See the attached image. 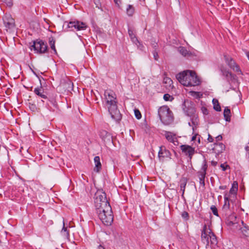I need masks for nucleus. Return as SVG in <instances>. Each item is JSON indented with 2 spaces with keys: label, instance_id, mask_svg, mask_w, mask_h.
Wrapping results in <instances>:
<instances>
[{
  "label": "nucleus",
  "instance_id": "1",
  "mask_svg": "<svg viewBox=\"0 0 249 249\" xmlns=\"http://www.w3.org/2000/svg\"><path fill=\"white\" fill-rule=\"evenodd\" d=\"M104 95L106 107L108 109L111 118L116 121L120 120L121 117L117 107L116 94L112 90H107Z\"/></svg>",
  "mask_w": 249,
  "mask_h": 249
},
{
  "label": "nucleus",
  "instance_id": "2",
  "mask_svg": "<svg viewBox=\"0 0 249 249\" xmlns=\"http://www.w3.org/2000/svg\"><path fill=\"white\" fill-rule=\"evenodd\" d=\"M178 80L184 86H196L200 84L201 81L196 73L191 70L184 71L176 76Z\"/></svg>",
  "mask_w": 249,
  "mask_h": 249
},
{
  "label": "nucleus",
  "instance_id": "3",
  "mask_svg": "<svg viewBox=\"0 0 249 249\" xmlns=\"http://www.w3.org/2000/svg\"><path fill=\"white\" fill-rule=\"evenodd\" d=\"M105 207L96 210L98 217L102 223L107 226L111 224L113 221V216L110 205H105Z\"/></svg>",
  "mask_w": 249,
  "mask_h": 249
},
{
  "label": "nucleus",
  "instance_id": "4",
  "mask_svg": "<svg viewBox=\"0 0 249 249\" xmlns=\"http://www.w3.org/2000/svg\"><path fill=\"white\" fill-rule=\"evenodd\" d=\"M202 242L206 245L214 246L217 244V240L215 235L212 231L211 229L205 224L202 228L201 234Z\"/></svg>",
  "mask_w": 249,
  "mask_h": 249
},
{
  "label": "nucleus",
  "instance_id": "5",
  "mask_svg": "<svg viewBox=\"0 0 249 249\" xmlns=\"http://www.w3.org/2000/svg\"><path fill=\"white\" fill-rule=\"evenodd\" d=\"M158 114L161 121L165 124H169L173 121L172 112L167 106H162L159 108Z\"/></svg>",
  "mask_w": 249,
  "mask_h": 249
},
{
  "label": "nucleus",
  "instance_id": "6",
  "mask_svg": "<svg viewBox=\"0 0 249 249\" xmlns=\"http://www.w3.org/2000/svg\"><path fill=\"white\" fill-rule=\"evenodd\" d=\"M70 29L71 31L84 30L87 28V25L85 23L79 21H71L70 22H65L63 25V27Z\"/></svg>",
  "mask_w": 249,
  "mask_h": 249
},
{
  "label": "nucleus",
  "instance_id": "7",
  "mask_svg": "<svg viewBox=\"0 0 249 249\" xmlns=\"http://www.w3.org/2000/svg\"><path fill=\"white\" fill-rule=\"evenodd\" d=\"M224 204L223 206V211L226 215L230 214L233 210V203L235 199L229 197L228 195H224Z\"/></svg>",
  "mask_w": 249,
  "mask_h": 249
},
{
  "label": "nucleus",
  "instance_id": "8",
  "mask_svg": "<svg viewBox=\"0 0 249 249\" xmlns=\"http://www.w3.org/2000/svg\"><path fill=\"white\" fill-rule=\"evenodd\" d=\"M225 60L228 66L238 74H242V72L239 66L235 62L234 60L228 54L224 55Z\"/></svg>",
  "mask_w": 249,
  "mask_h": 249
},
{
  "label": "nucleus",
  "instance_id": "9",
  "mask_svg": "<svg viewBox=\"0 0 249 249\" xmlns=\"http://www.w3.org/2000/svg\"><path fill=\"white\" fill-rule=\"evenodd\" d=\"M3 21L7 32L11 31L15 28V20L11 15L6 14L3 18Z\"/></svg>",
  "mask_w": 249,
  "mask_h": 249
},
{
  "label": "nucleus",
  "instance_id": "10",
  "mask_svg": "<svg viewBox=\"0 0 249 249\" xmlns=\"http://www.w3.org/2000/svg\"><path fill=\"white\" fill-rule=\"evenodd\" d=\"M164 135L168 142L174 143L175 145L178 144L176 135L174 133L169 131H165Z\"/></svg>",
  "mask_w": 249,
  "mask_h": 249
},
{
  "label": "nucleus",
  "instance_id": "11",
  "mask_svg": "<svg viewBox=\"0 0 249 249\" xmlns=\"http://www.w3.org/2000/svg\"><path fill=\"white\" fill-rule=\"evenodd\" d=\"M242 225H240V229L238 231V234L242 238L249 237V228L243 221L241 222Z\"/></svg>",
  "mask_w": 249,
  "mask_h": 249
},
{
  "label": "nucleus",
  "instance_id": "12",
  "mask_svg": "<svg viewBox=\"0 0 249 249\" xmlns=\"http://www.w3.org/2000/svg\"><path fill=\"white\" fill-rule=\"evenodd\" d=\"M238 190V184L236 181L233 182L232 184V187L231 188L230 192H225L224 195H228L229 197L233 198L235 199L236 197L237 192Z\"/></svg>",
  "mask_w": 249,
  "mask_h": 249
},
{
  "label": "nucleus",
  "instance_id": "13",
  "mask_svg": "<svg viewBox=\"0 0 249 249\" xmlns=\"http://www.w3.org/2000/svg\"><path fill=\"white\" fill-rule=\"evenodd\" d=\"M181 150L186 155H188L190 159L195 153V148L188 145H182L180 146Z\"/></svg>",
  "mask_w": 249,
  "mask_h": 249
},
{
  "label": "nucleus",
  "instance_id": "14",
  "mask_svg": "<svg viewBox=\"0 0 249 249\" xmlns=\"http://www.w3.org/2000/svg\"><path fill=\"white\" fill-rule=\"evenodd\" d=\"M94 203L96 210L99 209H101V208L105 207V206H104V205H110L109 203L108 202L107 199H106V200H103L99 199V198H95Z\"/></svg>",
  "mask_w": 249,
  "mask_h": 249
},
{
  "label": "nucleus",
  "instance_id": "15",
  "mask_svg": "<svg viewBox=\"0 0 249 249\" xmlns=\"http://www.w3.org/2000/svg\"><path fill=\"white\" fill-rule=\"evenodd\" d=\"M50 48H30L31 51L37 54L48 53Z\"/></svg>",
  "mask_w": 249,
  "mask_h": 249
},
{
  "label": "nucleus",
  "instance_id": "16",
  "mask_svg": "<svg viewBox=\"0 0 249 249\" xmlns=\"http://www.w3.org/2000/svg\"><path fill=\"white\" fill-rule=\"evenodd\" d=\"M34 93L43 99H47L46 93L42 87L36 88L34 91Z\"/></svg>",
  "mask_w": 249,
  "mask_h": 249
},
{
  "label": "nucleus",
  "instance_id": "17",
  "mask_svg": "<svg viewBox=\"0 0 249 249\" xmlns=\"http://www.w3.org/2000/svg\"><path fill=\"white\" fill-rule=\"evenodd\" d=\"M128 33L129 36L131 40V41L137 46H138L137 43H139V41L137 39V38L136 36L135 32H134L133 29L131 28H128Z\"/></svg>",
  "mask_w": 249,
  "mask_h": 249
},
{
  "label": "nucleus",
  "instance_id": "18",
  "mask_svg": "<svg viewBox=\"0 0 249 249\" xmlns=\"http://www.w3.org/2000/svg\"><path fill=\"white\" fill-rule=\"evenodd\" d=\"M94 161L95 163V167L94 170L96 172H99L102 168L100 157L99 156H95L94 158Z\"/></svg>",
  "mask_w": 249,
  "mask_h": 249
},
{
  "label": "nucleus",
  "instance_id": "19",
  "mask_svg": "<svg viewBox=\"0 0 249 249\" xmlns=\"http://www.w3.org/2000/svg\"><path fill=\"white\" fill-rule=\"evenodd\" d=\"M225 146L222 143H217L215 144L213 150L217 154L221 153L225 150Z\"/></svg>",
  "mask_w": 249,
  "mask_h": 249
},
{
  "label": "nucleus",
  "instance_id": "20",
  "mask_svg": "<svg viewBox=\"0 0 249 249\" xmlns=\"http://www.w3.org/2000/svg\"><path fill=\"white\" fill-rule=\"evenodd\" d=\"M178 51L184 56L189 57L192 55V53L187 49V48H178Z\"/></svg>",
  "mask_w": 249,
  "mask_h": 249
},
{
  "label": "nucleus",
  "instance_id": "21",
  "mask_svg": "<svg viewBox=\"0 0 249 249\" xmlns=\"http://www.w3.org/2000/svg\"><path fill=\"white\" fill-rule=\"evenodd\" d=\"M95 198H99V199L106 200L107 199L106 194L102 191H98L95 194Z\"/></svg>",
  "mask_w": 249,
  "mask_h": 249
},
{
  "label": "nucleus",
  "instance_id": "22",
  "mask_svg": "<svg viewBox=\"0 0 249 249\" xmlns=\"http://www.w3.org/2000/svg\"><path fill=\"white\" fill-rule=\"evenodd\" d=\"M135 12V9L134 7L130 4H128L127 5L126 8V12L127 15L129 17H131L133 15Z\"/></svg>",
  "mask_w": 249,
  "mask_h": 249
},
{
  "label": "nucleus",
  "instance_id": "23",
  "mask_svg": "<svg viewBox=\"0 0 249 249\" xmlns=\"http://www.w3.org/2000/svg\"><path fill=\"white\" fill-rule=\"evenodd\" d=\"M187 182V179L185 178H182L180 180V191L182 192V195L184 194Z\"/></svg>",
  "mask_w": 249,
  "mask_h": 249
},
{
  "label": "nucleus",
  "instance_id": "24",
  "mask_svg": "<svg viewBox=\"0 0 249 249\" xmlns=\"http://www.w3.org/2000/svg\"><path fill=\"white\" fill-rule=\"evenodd\" d=\"M206 173L203 172L201 171H199L198 172V176L199 179L200 184L202 185L203 186L205 185V178Z\"/></svg>",
  "mask_w": 249,
  "mask_h": 249
},
{
  "label": "nucleus",
  "instance_id": "25",
  "mask_svg": "<svg viewBox=\"0 0 249 249\" xmlns=\"http://www.w3.org/2000/svg\"><path fill=\"white\" fill-rule=\"evenodd\" d=\"M36 45H39V47H42L43 45H45V43L42 40L36 39L33 41V44L31 45L30 47H36ZM45 47H47V46L45 45Z\"/></svg>",
  "mask_w": 249,
  "mask_h": 249
},
{
  "label": "nucleus",
  "instance_id": "26",
  "mask_svg": "<svg viewBox=\"0 0 249 249\" xmlns=\"http://www.w3.org/2000/svg\"><path fill=\"white\" fill-rule=\"evenodd\" d=\"M224 116L226 121H230L231 119V111L228 108H225L224 111Z\"/></svg>",
  "mask_w": 249,
  "mask_h": 249
},
{
  "label": "nucleus",
  "instance_id": "27",
  "mask_svg": "<svg viewBox=\"0 0 249 249\" xmlns=\"http://www.w3.org/2000/svg\"><path fill=\"white\" fill-rule=\"evenodd\" d=\"M189 93L191 96L196 99H199L202 96V94L200 92L190 91Z\"/></svg>",
  "mask_w": 249,
  "mask_h": 249
},
{
  "label": "nucleus",
  "instance_id": "28",
  "mask_svg": "<svg viewBox=\"0 0 249 249\" xmlns=\"http://www.w3.org/2000/svg\"><path fill=\"white\" fill-rule=\"evenodd\" d=\"M99 136L103 140L105 141L108 137H109V134L106 130H101L100 131Z\"/></svg>",
  "mask_w": 249,
  "mask_h": 249
},
{
  "label": "nucleus",
  "instance_id": "29",
  "mask_svg": "<svg viewBox=\"0 0 249 249\" xmlns=\"http://www.w3.org/2000/svg\"><path fill=\"white\" fill-rule=\"evenodd\" d=\"M213 108L215 110L217 111L221 110V107L219 104L218 101L217 99H213Z\"/></svg>",
  "mask_w": 249,
  "mask_h": 249
},
{
  "label": "nucleus",
  "instance_id": "30",
  "mask_svg": "<svg viewBox=\"0 0 249 249\" xmlns=\"http://www.w3.org/2000/svg\"><path fill=\"white\" fill-rule=\"evenodd\" d=\"M169 153V151L165 150L163 149L162 147L160 148V150L159 151V157L160 158V157H164L167 155V154Z\"/></svg>",
  "mask_w": 249,
  "mask_h": 249
},
{
  "label": "nucleus",
  "instance_id": "31",
  "mask_svg": "<svg viewBox=\"0 0 249 249\" xmlns=\"http://www.w3.org/2000/svg\"><path fill=\"white\" fill-rule=\"evenodd\" d=\"M207 168H208V165H207V161H206V160H204L203 161L201 168L199 171L206 173Z\"/></svg>",
  "mask_w": 249,
  "mask_h": 249
},
{
  "label": "nucleus",
  "instance_id": "32",
  "mask_svg": "<svg viewBox=\"0 0 249 249\" xmlns=\"http://www.w3.org/2000/svg\"><path fill=\"white\" fill-rule=\"evenodd\" d=\"M62 234L66 237H68L69 236V233L67 231V229L65 227V223L63 222V227L61 231Z\"/></svg>",
  "mask_w": 249,
  "mask_h": 249
},
{
  "label": "nucleus",
  "instance_id": "33",
  "mask_svg": "<svg viewBox=\"0 0 249 249\" xmlns=\"http://www.w3.org/2000/svg\"><path fill=\"white\" fill-rule=\"evenodd\" d=\"M48 42L50 47H55V40L53 37L50 36L48 38Z\"/></svg>",
  "mask_w": 249,
  "mask_h": 249
},
{
  "label": "nucleus",
  "instance_id": "34",
  "mask_svg": "<svg viewBox=\"0 0 249 249\" xmlns=\"http://www.w3.org/2000/svg\"><path fill=\"white\" fill-rule=\"evenodd\" d=\"M163 82L165 84H167L169 87H170L173 84V81L171 79L168 77H165L163 79Z\"/></svg>",
  "mask_w": 249,
  "mask_h": 249
},
{
  "label": "nucleus",
  "instance_id": "35",
  "mask_svg": "<svg viewBox=\"0 0 249 249\" xmlns=\"http://www.w3.org/2000/svg\"><path fill=\"white\" fill-rule=\"evenodd\" d=\"M181 216L186 221L188 220L189 218V213L186 211L182 212Z\"/></svg>",
  "mask_w": 249,
  "mask_h": 249
},
{
  "label": "nucleus",
  "instance_id": "36",
  "mask_svg": "<svg viewBox=\"0 0 249 249\" xmlns=\"http://www.w3.org/2000/svg\"><path fill=\"white\" fill-rule=\"evenodd\" d=\"M211 210H212L213 214L216 216H218L217 209L216 207L213 205L211 207Z\"/></svg>",
  "mask_w": 249,
  "mask_h": 249
},
{
  "label": "nucleus",
  "instance_id": "37",
  "mask_svg": "<svg viewBox=\"0 0 249 249\" xmlns=\"http://www.w3.org/2000/svg\"><path fill=\"white\" fill-rule=\"evenodd\" d=\"M135 115V117L138 119H139L142 117L141 113L140 112V111L138 109H135L134 110Z\"/></svg>",
  "mask_w": 249,
  "mask_h": 249
},
{
  "label": "nucleus",
  "instance_id": "38",
  "mask_svg": "<svg viewBox=\"0 0 249 249\" xmlns=\"http://www.w3.org/2000/svg\"><path fill=\"white\" fill-rule=\"evenodd\" d=\"M223 75L225 76H226L227 77H232V74L231 72H229L228 71H222Z\"/></svg>",
  "mask_w": 249,
  "mask_h": 249
},
{
  "label": "nucleus",
  "instance_id": "39",
  "mask_svg": "<svg viewBox=\"0 0 249 249\" xmlns=\"http://www.w3.org/2000/svg\"><path fill=\"white\" fill-rule=\"evenodd\" d=\"M171 96L168 94H165L163 96V99L165 101H169Z\"/></svg>",
  "mask_w": 249,
  "mask_h": 249
},
{
  "label": "nucleus",
  "instance_id": "40",
  "mask_svg": "<svg viewBox=\"0 0 249 249\" xmlns=\"http://www.w3.org/2000/svg\"><path fill=\"white\" fill-rule=\"evenodd\" d=\"M153 56H154V59L155 60H158V54L157 52L155 51L154 52H153Z\"/></svg>",
  "mask_w": 249,
  "mask_h": 249
},
{
  "label": "nucleus",
  "instance_id": "41",
  "mask_svg": "<svg viewBox=\"0 0 249 249\" xmlns=\"http://www.w3.org/2000/svg\"><path fill=\"white\" fill-rule=\"evenodd\" d=\"M114 1L118 7L120 6V4L121 2V0H114Z\"/></svg>",
  "mask_w": 249,
  "mask_h": 249
},
{
  "label": "nucleus",
  "instance_id": "42",
  "mask_svg": "<svg viewBox=\"0 0 249 249\" xmlns=\"http://www.w3.org/2000/svg\"><path fill=\"white\" fill-rule=\"evenodd\" d=\"M202 111L203 114H207L208 113V110L205 107H203L202 108Z\"/></svg>",
  "mask_w": 249,
  "mask_h": 249
},
{
  "label": "nucleus",
  "instance_id": "43",
  "mask_svg": "<svg viewBox=\"0 0 249 249\" xmlns=\"http://www.w3.org/2000/svg\"><path fill=\"white\" fill-rule=\"evenodd\" d=\"M208 141L211 142L213 141V138L210 135H209L208 136Z\"/></svg>",
  "mask_w": 249,
  "mask_h": 249
},
{
  "label": "nucleus",
  "instance_id": "44",
  "mask_svg": "<svg viewBox=\"0 0 249 249\" xmlns=\"http://www.w3.org/2000/svg\"><path fill=\"white\" fill-rule=\"evenodd\" d=\"M222 137L221 135H219L216 137V141H220L222 140Z\"/></svg>",
  "mask_w": 249,
  "mask_h": 249
},
{
  "label": "nucleus",
  "instance_id": "45",
  "mask_svg": "<svg viewBox=\"0 0 249 249\" xmlns=\"http://www.w3.org/2000/svg\"><path fill=\"white\" fill-rule=\"evenodd\" d=\"M219 188L221 190H225L227 188V186H226V185L220 186Z\"/></svg>",
  "mask_w": 249,
  "mask_h": 249
},
{
  "label": "nucleus",
  "instance_id": "46",
  "mask_svg": "<svg viewBox=\"0 0 249 249\" xmlns=\"http://www.w3.org/2000/svg\"><path fill=\"white\" fill-rule=\"evenodd\" d=\"M217 162L216 161H215L212 160V161H211V164H212L213 166H216V165H217Z\"/></svg>",
  "mask_w": 249,
  "mask_h": 249
},
{
  "label": "nucleus",
  "instance_id": "47",
  "mask_svg": "<svg viewBox=\"0 0 249 249\" xmlns=\"http://www.w3.org/2000/svg\"><path fill=\"white\" fill-rule=\"evenodd\" d=\"M196 137L197 135H195L194 136H193L192 138V141H194L196 139Z\"/></svg>",
  "mask_w": 249,
  "mask_h": 249
},
{
  "label": "nucleus",
  "instance_id": "48",
  "mask_svg": "<svg viewBox=\"0 0 249 249\" xmlns=\"http://www.w3.org/2000/svg\"><path fill=\"white\" fill-rule=\"evenodd\" d=\"M51 49L54 53H56V50H55V48L53 47V48H51Z\"/></svg>",
  "mask_w": 249,
  "mask_h": 249
},
{
  "label": "nucleus",
  "instance_id": "49",
  "mask_svg": "<svg viewBox=\"0 0 249 249\" xmlns=\"http://www.w3.org/2000/svg\"><path fill=\"white\" fill-rule=\"evenodd\" d=\"M221 168H222V169L223 171H225L226 170L225 167L224 165V164H221Z\"/></svg>",
  "mask_w": 249,
  "mask_h": 249
},
{
  "label": "nucleus",
  "instance_id": "50",
  "mask_svg": "<svg viewBox=\"0 0 249 249\" xmlns=\"http://www.w3.org/2000/svg\"><path fill=\"white\" fill-rule=\"evenodd\" d=\"M98 249H105V248L103 246L100 245L98 247Z\"/></svg>",
  "mask_w": 249,
  "mask_h": 249
},
{
  "label": "nucleus",
  "instance_id": "51",
  "mask_svg": "<svg viewBox=\"0 0 249 249\" xmlns=\"http://www.w3.org/2000/svg\"><path fill=\"white\" fill-rule=\"evenodd\" d=\"M140 1H142V2H144L145 0H139Z\"/></svg>",
  "mask_w": 249,
  "mask_h": 249
}]
</instances>
